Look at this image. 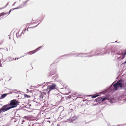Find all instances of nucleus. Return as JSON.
I'll return each instance as SVG.
<instances>
[{
    "label": "nucleus",
    "mask_w": 126,
    "mask_h": 126,
    "mask_svg": "<svg viewBox=\"0 0 126 126\" xmlns=\"http://www.w3.org/2000/svg\"><path fill=\"white\" fill-rule=\"evenodd\" d=\"M101 94H103V93L101 92L98 93V94H96L95 95H93L92 96V97L93 98H95L96 97H97L100 95Z\"/></svg>",
    "instance_id": "nucleus-10"
},
{
    "label": "nucleus",
    "mask_w": 126,
    "mask_h": 126,
    "mask_svg": "<svg viewBox=\"0 0 126 126\" xmlns=\"http://www.w3.org/2000/svg\"><path fill=\"white\" fill-rule=\"evenodd\" d=\"M114 51H113L112 50H111V54H112V55H113L114 54Z\"/></svg>",
    "instance_id": "nucleus-18"
},
{
    "label": "nucleus",
    "mask_w": 126,
    "mask_h": 126,
    "mask_svg": "<svg viewBox=\"0 0 126 126\" xmlns=\"http://www.w3.org/2000/svg\"><path fill=\"white\" fill-rule=\"evenodd\" d=\"M27 92H28V91H29V90L28 89H27Z\"/></svg>",
    "instance_id": "nucleus-25"
},
{
    "label": "nucleus",
    "mask_w": 126,
    "mask_h": 126,
    "mask_svg": "<svg viewBox=\"0 0 126 126\" xmlns=\"http://www.w3.org/2000/svg\"><path fill=\"white\" fill-rule=\"evenodd\" d=\"M82 54V53L81 54Z\"/></svg>",
    "instance_id": "nucleus-35"
},
{
    "label": "nucleus",
    "mask_w": 126,
    "mask_h": 126,
    "mask_svg": "<svg viewBox=\"0 0 126 126\" xmlns=\"http://www.w3.org/2000/svg\"><path fill=\"white\" fill-rule=\"evenodd\" d=\"M107 99V97L102 98L100 97H99L96 99L95 100L97 102H101Z\"/></svg>",
    "instance_id": "nucleus-5"
},
{
    "label": "nucleus",
    "mask_w": 126,
    "mask_h": 126,
    "mask_svg": "<svg viewBox=\"0 0 126 126\" xmlns=\"http://www.w3.org/2000/svg\"><path fill=\"white\" fill-rule=\"evenodd\" d=\"M12 10H12L11 9V10L9 11V13H8V15H9V14H10V13L11 12V11Z\"/></svg>",
    "instance_id": "nucleus-21"
},
{
    "label": "nucleus",
    "mask_w": 126,
    "mask_h": 126,
    "mask_svg": "<svg viewBox=\"0 0 126 126\" xmlns=\"http://www.w3.org/2000/svg\"><path fill=\"white\" fill-rule=\"evenodd\" d=\"M4 15L3 13H2L0 14V17Z\"/></svg>",
    "instance_id": "nucleus-17"
},
{
    "label": "nucleus",
    "mask_w": 126,
    "mask_h": 126,
    "mask_svg": "<svg viewBox=\"0 0 126 126\" xmlns=\"http://www.w3.org/2000/svg\"><path fill=\"white\" fill-rule=\"evenodd\" d=\"M72 95H70L69 96H67V98H71V97L72 96Z\"/></svg>",
    "instance_id": "nucleus-15"
},
{
    "label": "nucleus",
    "mask_w": 126,
    "mask_h": 126,
    "mask_svg": "<svg viewBox=\"0 0 126 126\" xmlns=\"http://www.w3.org/2000/svg\"><path fill=\"white\" fill-rule=\"evenodd\" d=\"M119 126V125H118L117 126Z\"/></svg>",
    "instance_id": "nucleus-31"
},
{
    "label": "nucleus",
    "mask_w": 126,
    "mask_h": 126,
    "mask_svg": "<svg viewBox=\"0 0 126 126\" xmlns=\"http://www.w3.org/2000/svg\"><path fill=\"white\" fill-rule=\"evenodd\" d=\"M53 74H52V75H51H51H52Z\"/></svg>",
    "instance_id": "nucleus-32"
},
{
    "label": "nucleus",
    "mask_w": 126,
    "mask_h": 126,
    "mask_svg": "<svg viewBox=\"0 0 126 126\" xmlns=\"http://www.w3.org/2000/svg\"><path fill=\"white\" fill-rule=\"evenodd\" d=\"M70 92H69V93H67V94H68V95H69V94H70Z\"/></svg>",
    "instance_id": "nucleus-24"
},
{
    "label": "nucleus",
    "mask_w": 126,
    "mask_h": 126,
    "mask_svg": "<svg viewBox=\"0 0 126 126\" xmlns=\"http://www.w3.org/2000/svg\"><path fill=\"white\" fill-rule=\"evenodd\" d=\"M8 13H3L4 15H6V14H7Z\"/></svg>",
    "instance_id": "nucleus-23"
},
{
    "label": "nucleus",
    "mask_w": 126,
    "mask_h": 126,
    "mask_svg": "<svg viewBox=\"0 0 126 126\" xmlns=\"http://www.w3.org/2000/svg\"><path fill=\"white\" fill-rule=\"evenodd\" d=\"M107 100H109V102L110 103H113L114 102V101L113 99H108L107 98Z\"/></svg>",
    "instance_id": "nucleus-12"
},
{
    "label": "nucleus",
    "mask_w": 126,
    "mask_h": 126,
    "mask_svg": "<svg viewBox=\"0 0 126 126\" xmlns=\"http://www.w3.org/2000/svg\"><path fill=\"white\" fill-rule=\"evenodd\" d=\"M8 94H3L1 96V98H4Z\"/></svg>",
    "instance_id": "nucleus-11"
},
{
    "label": "nucleus",
    "mask_w": 126,
    "mask_h": 126,
    "mask_svg": "<svg viewBox=\"0 0 126 126\" xmlns=\"http://www.w3.org/2000/svg\"><path fill=\"white\" fill-rule=\"evenodd\" d=\"M13 60H16V59L15 58V59H14H14H13Z\"/></svg>",
    "instance_id": "nucleus-29"
},
{
    "label": "nucleus",
    "mask_w": 126,
    "mask_h": 126,
    "mask_svg": "<svg viewBox=\"0 0 126 126\" xmlns=\"http://www.w3.org/2000/svg\"><path fill=\"white\" fill-rule=\"evenodd\" d=\"M18 103V102L17 100L15 99L11 101L9 104L8 105V106H11L8 107H7L6 108L8 110L10 109L16 107L17 106Z\"/></svg>",
    "instance_id": "nucleus-3"
},
{
    "label": "nucleus",
    "mask_w": 126,
    "mask_h": 126,
    "mask_svg": "<svg viewBox=\"0 0 126 126\" xmlns=\"http://www.w3.org/2000/svg\"><path fill=\"white\" fill-rule=\"evenodd\" d=\"M29 0H27L24 3H23V4L20 5L18 7L16 8L13 9H12V10H14L19 9L24 7L26 5V3Z\"/></svg>",
    "instance_id": "nucleus-6"
},
{
    "label": "nucleus",
    "mask_w": 126,
    "mask_h": 126,
    "mask_svg": "<svg viewBox=\"0 0 126 126\" xmlns=\"http://www.w3.org/2000/svg\"><path fill=\"white\" fill-rule=\"evenodd\" d=\"M117 54L122 56L121 57V56L118 57V60H120L124 59L125 57V56L126 55V49L124 50L120 53H117Z\"/></svg>",
    "instance_id": "nucleus-4"
},
{
    "label": "nucleus",
    "mask_w": 126,
    "mask_h": 126,
    "mask_svg": "<svg viewBox=\"0 0 126 126\" xmlns=\"http://www.w3.org/2000/svg\"><path fill=\"white\" fill-rule=\"evenodd\" d=\"M50 90H53L55 89L56 86V85L55 84L52 83V85L48 86Z\"/></svg>",
    "instance_id": "nucleus-9"
},
{
    "label": "nucleus",
    "mask_w": 126,
    "mask_h": 126,
    "mask_svg": "<svg viewBox=\"0 0 126 126\" xmlns=\"http://www.w3.org/2000/svg\"><path fill=\"white\" fill-rule=\"evenodd\" d=\"M16 2H15L12 5V6H14L15 5V3H16Z\"/></svg>",
    "instance_id": "nucleus-22"
},
{
    "label": "nucleus",
    "mask_w": 126,
    "mask_h": 126,
    "mask_svg": "<svg viewBox=\"0 0 126 126\" xmlns=\"http://www.w3.org/2000/svg\"><path fill=\"white\" fill-rule=\"evenodd\" d=\"M28 28H29L28 27V28H27V30L28 31Z\"/></svg>",
    "instance_id": "nucleus-28"
},
{
    "label": "nucleus",
    "mask_w": 126,
    "mask_h": 126,
    "mask_svg": "<svg viewBox=\"0 0 126 126\" xmlns=\"http://www.w3.org/2000/svg\"><path fill=\"white\" fill-rule=\"evenodd\" d=\"M9 3V2L7 3L6 5V6H5L4 7H3L0 8V10L4 8H5L6 6H7L8 5V4Z\"/></svg>",
    "instance_id": "nucleus-14"
},
{
    "label": "nucleus",
    "mask_w": 126,
    "mask_h": 126,
    "mask_svg": "<svg viewBox=\"0 0 126 126\" xmlns=\"http://www.w3.org/2000/svg\"><path fill=\"white\" fill-rule=\"evenodd\" d=\"M56 79V78H55V79Z\"/></svg>",
    "instance_id": "nucleus-37"
},
{
    "label": "nucleus",
    "mask_w": 126,
    "mask_h": 126,
    "mask_svg": "<svg viewBox=\"0 0 126 126\" xmlns=\"http://www.w3.org/2000/svg\"><path fill=\"white\" fill-rule=\"evenodd\" d=\"M39 23L37 25H36V26H34V27H30L29 28H34V27H37L39 24Z\"/></svg>",
    "instance_id": "nucleus-20"
},
{
    "label": "nucleus",
    "mask_w": 126,
    "mask_h": 126,
    "mask_svg": "<svg viewBox=\"0 0 126 126\" xmlns=\"http://www.w3.org/2000/svg\"><path fill=\"white\" fill-rule=\"evenodd\" d=\"M44 94H41L39 96L40 98L41 99H42L43 98V95Z\"/></svg>",
    "instance_id": "nucleus-13"
},
{
    "label": "nucleus",
    "mask_w": 126,
    "mask_h": 126,
    "mask_svg": "<svg viewBox=\"0 0 126 126\" xmlns=\"http://www.w3.org/2000/svg\"><path fill=\"white\" fill-rule=\"evenodd\" d=\"M110 53V51L109 52V53Z\"/></svg>",
    "instance_id": "nucleus-30"
},
{
    "label": "nucleus",
    "mask_w": 126,
    "mask_h": 126,
    "mask_svg": "<svg viewBox=\"0 0 126 126\" xmlns=\"http://www.w3.org/2000/svg\"><path fill=\"white\" fill-rule=\"evenodd\" d=\"M42 47V46H40L34 50L30 51V52L28 53L30 54H32L33 53H34L38 50H39L40 49V48H41Z\"/></svg>",
    "instance_id": "nucleus-8"
},
{
    "label": "nucleus",
    "mask_w": 126,
    "mask_h": 126,
    "mask_svg": "<svg viewBox=\"0 0 126 126\" xmlns=\"http://www.w3.org/2000/svg\"><path fill=\"white\" fill-rule=\"evenodd\" d=\"M24 121H22V122H24Z\"/></svg>",
    "instance_id": "nucleus-34"
},
{
    "label": "nucleus",
    "mask_w": 126,
    "mask_h": 126,
    "mask_svg": "<svg viewBox=\"0 0 126 126\" xmlns=\"http://www.w3.org/2000/svg\"><path fill=\"white\" fill-rule=\"evenodd\" d=\"M26 29H25V30L24 31H23L21 33V34H22V33H23V34H24V32L26 31Z\"/></svg>",
    "instance_id": "nucleus-16"
},
{
    "label": "nucleus",
    "mask_w": 126,
    "mask_h": 126,
    "mask_svg": "<svg viewBox=\"0 0 126 126\" xmlns=\"http://www.w3.org/2000/svg\"><path fill=\"white\" fill-rule=\"evenodd\" d=\"M80 53H70L69 54H66V55H63V56L65 57L66 56H68L70 55H77L75 56H79V57H83L82 56H81L80 55Z\"/></svg>",
    "instance_id": "nucleus-7"
},
{
    "label": "nucleus",
    "mask_w": 126,
    "mask_h": 126,
    "mask_svg": "<svg viewBox=\"0 0 126 126\" xmlns=\"http://www.w3.org/2000/svg\"><path fill=\"white\" fill-rule=\"evenodd\" d=\"M103 51L102 49L98 50L97 49L95 51H92L89 52L86 54H85L88 55L86 56H84V57H91L94 56H96L103 55L105 53H106V51H104L103 53Z\"/></svg>",
    "instance_id": "nucleus-2"
},
{
    "label": "nucleus",
    "mask_w": 126,
    "mask_h": 126,
    "mask_svg": "<svg viewBox=\"0 0 126 126\" xmlns=\"http://www.w3.org/2000/svg\"><path fill=\"white\" fill-rule=\"evenodd\" d=\"M26 55V54H25V55Z\"/></svg>",
    "instance_id": "nucleus-36"
},
{
    "label": "nucleus",
    "mask_w": 126,
    "mask_h": 126,
    "mask_svg": "<svg viewBox=\"0 0 126 126\" xmlns=\"http://www.w3.org/2000/svg\"><path fill=\"white\" fill-rule=\"evenodd\" d=\"M18 59V58H17V59Z\"/></svg>",
    "instance_id": "nucleus-33"
},
{
    "label": "nucleus",
    "mask_w": 126,
    "mask_h": 126,
    "mask_svg": "<svg viewBox=\"0 0 126 126\" xmlns=\"http://www.w3.org/2000/svg\"><path fill=\"white\" fill-rule=\"evenodd\" d=\"M9 39H10V36H9Z\"/></svg>",
    "instance_id": "nucleus-27"
},
{
    "label": "nucleus",
    "mask_w": 126,
    "mask_h": 126,
    "mask_svg": "<svg viewBox=\"0 0 126 126\" xmlns=\"http://www.w3.org/2000/svg\"><path fill=\"white\" fill-rule=\"evenodd\" d=\"M55 77H58V76H56Z\"/></svg>",
    "instance_id": "nucleus-26"
},
{
    "label": "nucleus",
    "mask_w": 126,
    "mask_h": 126,
    "mask_svg": "<svg viewBox=\"0 0 126 126\" xmlns=\"http://www.w3.org/2000/svg\"><path fill=\"white\" fill-rule=\"evenodd\" d=\"M122 80L120 79L113 85H111L108 89V92L111 94L118 89V87L122 88L124 84Z\"/></svg>",
    "instance_id": "nucleus-1"
},
{
    "label": "nucleus",
    "mask_w": 126,
    "mask_h": 126,
    "mask_svg": "<svg viewBox=\"0 0 126 126\" xmlns=\"http://www.w3.org/2000/svg\"><path fill=\"white\" fill-rule=\"evenodd\" d=\"M24 96H25V97H29V95H27L26 94H25L24 95Z\"/></svg>",
    "instance_id": "nucleus-19"
}]
</instances>
